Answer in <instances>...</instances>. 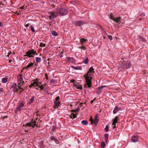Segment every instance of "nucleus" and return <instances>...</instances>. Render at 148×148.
Listing matches in <instances>:
<instances>
[{
	"mask_svg": "<svg viewBox=\"0 0 148 148\" xmlns=\"http://www.w3.org/2000/svg\"><path fill=\"white\" fill-rule=\"evenodd\" d=\"M75 81L73 79H72L70 80V82H73V85H74L75 84H75Z\"/></svg>",
	"mask_w": 148,
	"mask_h": 148,
	"instance_id": "nucleus-44",
	"label": "nucleus"
},
{
	"mask_svg": "<svg viewBox=\"0 0 148 148\" xmlns=\"http://www.w3.org/2000/svg\"><path fill=\"white\" fill-rule=\"evenodd\" d=\"M131 64L130 62L123 61V63L121 64V67L122 69H128L130 67Z\"/></svg>",
	"mask_w": 148,
	"mask_h": 148,
	"instance_id": "nucleus-3",
	"label": "nucleus"
},
{
	"mask_svg": "<svg viewBox=\"0 0 148 148\" xmlns=\"http://www.w3.org/2000/svg\"><path fill=\"white\" fill-rule=\"evenodd\" d=\"M74 1L76 3H78V1L77 0H74Z\"/></svg>",
	"mask_w": 148,
	"mask_h": 148,
	"instance_id": "nucleus-58",
	"label": "nucleus"
},
{
	"mask_svg": "<svg viewBox=\"0 0 148 148\" xmlns=\"http://www.w3.org/2000/svg\"><path fill=\"white\" fill-rule=\"evenodd\" d=\"M55 81L53 79H51L50 81V83L51 84H53L55 83Z\"/></svg>",
	"mask_w": 148,
	"mask_h": 148,
	"instance_id": "nucleus-41",
	"label": "nucleus"
},
{
	"mask_svg": "<svg viewBox=\"0 0 148 148\" xmlns=\"http://www.w3.org/2000/svg\"><path fill=\"white\" fill-rule=\"evenodd\" d=\"M63 54V52H61L60 53V58H62V55Z\"/></svg>",
	"mask_w": 148,
	"mask_h": 148,
	"instance_id": "nucleus-50",
	"label": "nucleus"
},
{
	"mask_svg": "<svg viewBox=\"0 0 148 148\" xmlns=\"http://www.w3.org/2000/svg\"><path fill=\"white\" fill-rule=\"evenodd\" d=\"M45 78L47 80H48L49 77L48 76V74L47 73H45Z\"/></svg>",
	"mask_w": 148,
	"mask_h": 148,
	"instance_id": "nucleus-47",
	"label": "nucleus"
},
{
	"mask_svg": "<svg viewBox=\"0 0 148 148\" xmlns=\"http://www.w3.org/2000/svg\"><path fill=\"white\" fill-rule=\"evenodd\" d=\"M17 87V84L16 83L13 84L11 86V88H14Z\"/></svg>",
	"mask_w": 148,
	"mask_h": 148,
	"instance_id": "nucleus-30",
	"label": "nucleus"
},
{
	"mask_svg": "<svg viewBox=\"0 0 148 148\" xmlns=\"http://www.w3.org/2000/svg\"><path fill=\"white\" fill-rule=\"evenodd\" d=\"M55 129V127H53L52 130L53 131Z\"/></svg>",
	"mask_w": 148,
	"mask_h": 148,
	"instance_id": "nucleus-62",
	"label": "nucleus"
},
{
	"mask_svg": "<svg viewBox=\"0 0 148 148\" xmlns=\"http://www.w3.org/2000/svg\"><path fill=\"white\" fill-rule=\"evenodd\" d=\"M80 107H79V109H81V110H82L84 108V107L86 106V103L84 102V103H80Z\"/></svg>",
	"mask_w": 148,
	"mask_h": 148,
	"instance_id": "nucleus-14",
	"label": "nucleus"
},
{
	"mask_svg": "<svg viewBox=\"0 0 148 148\" xmlns=\"http://www.w3.org/2000/svg\"><path fill=\"white\" fill-rule=\"evenodd\" d=\"M58 13L62 16L65 15L67 14V11L64 8H60L59 10Z\"/></svg>",
	"mask_w": 148,
	"mask_h": 148,
	"instance_id": "nucleus-7",
	"label": "nucleus"
},
{
	"mask_svg": "<svg viewBox=\"0 0 148 148\" xmlns=\"http://www.w3.org/2000/svg\"><path fill=\"white\" fill-rule=\"evenodd\" d=\"M56 139H57L53 136H52L51 138V140H54L55 141Z\"/></svg>",
	"mask_w": 148,
	"mask_h": 148,
	"instance_id": "nucleus-46",
	"label": "nucleus"
},
{
	"mask_svg": "<svg viewBox=\"0 0 148 148\" xmlns=\"http://www.w3.org/2000/svg\"><path fill=\"white\" fill-rule=\"evenodd\" d=\"M68 60L72 62H75V60L73 58H71L70 57H68Z\"/></svg>",
	"mask_w": 148,
	"mask_h": 148,
	"instance_id": "nucleus-18",
	"label": "nucleus"
},
{
	"mask_svg": "<svg viewBox=\"0 0 148 148\" xmlns=\"http://www.w3.org/2000/svg\"><path fill=\"white\" fill-rule=\"evenodd\" d=\"M121 18V17H116L115 18H114V21L117 23H121V21H120Z\"/></svg>",
	"mask_w": 148,
	"mask_h": 148,
	"instance_id": "nucleus-16",
	"label": "nucleus"
},
{
	"mask_svg": "<svg viewBox=\"0 0 148 148\" xmlns=\"http://www.w3.org/2000/svg\"><path fill=\"white\" fill-rule=\"evenodd\" d=\"M34 63L30 62L27 66V68H29L30 67H32L34 65Z\"/></svg>",
	"mask_w": 148,
	"mask_h": 148,
	"instance_id": "nucleus-29",
	"label": "nucleus"
},
{
	"mask_svg": "<svg viewBox=\"0 0 148 148\" xmlns=\"http://www.w3.org/2000/svg\"><path fill=\"white\" fill-rule=\"evenodd\" d=\"M34 98H35L34 96H33L32 97V98L31 99H29L30 101L29 103V104H30L31 103H32V102H33L34 101Z\"/></svg>",
	"mask_w": 148,
	"mask_h": 148,
	"instance_id": "nucleus-19",
	"label": "nucleus"
},
{
	"mask_svg": "<svg viewBox=\"0 0 148 148\" xmlns=\"http://www.w3.org/2000/svg\"><path fill=\"white\" fill-rule=\"evenodd\" d=\"M139 38L143 42H146V40L143 37H141V36H139Z\"/></svg>",
	"mask_w": 148,
	"mask_h": 148,
	"instance_id": "nucleus-31",
	"label": "nucleus"
},
{
	"mask_svg": "<svg viewBox=\"0 0 148 148\" xmlns=\"http://www.w3.org/2000/svg\"><path fill=\"white\" fill-rule=\"evenodd\" d=\"M106 87V86H100L99 87V88L100 90H101V89H102L103 88Z\"/></svg>",
	"mask_w": 148,
	"mask_h": 148,
	"instance_id": "nucleus-43",
	"label": "nucleus"
},
{
	"mask_svg": "<svg viewBox=\"0 0 148 148\" xmlns=\"http://www.w3.org/2000/svg\"><path fill=\"white\" fill-rule=\"evenodd\" d=\"M101 91L98 88L96 91V92L97 94H99L101 93Z\"/></svg>",
	"mask_w": 148,
	"mask_h": 148,
	"instance_id": "nucleus-26",
	"label": "nucleus"
},
{
	"mask_svg": "<svg viewBox=\"0 0 148 148\" xmlns=\"http://www.w3.org/2000/svg\"><path fill=\"white\" fill-rule=\"evenodd\" d=\"M46 44H45L43 43H41L40 45V47H44L45 46Z\"/></svg>",
	"mask_w": 148,
	"mask_h": 148,
	"instance_id": "nucleus-36",
	"label": "nucleus"
},
{
	"mask_svg": "<svg viewBox=\"0 0 148 148\" xmlns=\"http://www.w3.org/2000/svg\"><path fill=\"white\" fill-rule=\"evenodd\" d=\"M74 23L75 26L80 27L82 25H84L85 24V23L83 21L80 20L75 22Z\"/></svg>",
	"mask_w": 148,
	"mask_h": 148,
	"instance_id": "nucleus-9",
	"label": "nucleus"
},
{
	"mask_svg": "<svg viewBox=\"0 0 148 148\" xmlns=\"http://www.w3.org/2000/svg\"><path fill=\"white\" fill-rule=\"evenodd\" d=\"M121 110L120 108L118 106H116L113 111H119Z\"/></svg>",
	"mask_w": 148,
	"mask_h": 148,
	"instance_id": "nucleus-24",
	"label": "nucleus"
},
{
	"mask_svg": "<svg viewBox=\"0 0 148 148\" xmlns=\"http://www.w3.org/2000/svg\"><path fill=\"white\" fill-rule=\"evenodd\" d=\"M81 123L82 124L85 125H87L88 124V122L86 120L82 121Z\"/></svg>",
	"mask_w": 148,
	"mask_h": 148,
	"instance_id": "nucleus-21",
	"label": "nucleus"
},
{
	"mask_svg": "<svg viewBox=\"0 0 148 148\" xmlns=\"http://www.w3.org/2000/svg\"><path fill=\"white\" fill-rule=\"evenodd\" d=\"M19 76V77L18 79V80L21 82L23 80V75H22L20 74Z\"/></svg>",
	"mask_w": 148,
	"mask_h": 148,
	"instance_id": "nucleus-22",
	"label": "nucleus"
},
{
	"mask_svg": "<svg viewBox=\"0 0 148 148\" xmlns=\"http://www.w3.org/2000/svg\"><path fill=\"white\" fill-rule=\"evenodd\" d=\"M104 136L105 138H108V135L107 134H104Z\"/></svg>",
	"mask_w": 148,
	"mask_h": 148,
	"instance_id": "nucleus-51",
	"label": "nucleus"
},
{
	"mask_svg": "<svg viewBox=\"0 0 148 148\" xmlns=\"http://www.w3.org/2000/svg\"><path fill=\"white\" fill-rule=\"evenodd\" d=\"M25 125L26 126L32 127V128H34L35 125L38 127V125L36 124V120L33 119L30 122L26 123Z\"/></svg>",
	"mask_w": 148,
	"mask_h": 148,
	"instance_id": "nucleus-5",
	"label": "nucleus"
},
{
	"mask_svg": "<svg viewBox=\"0 0 148 148\" xmlns=\"http://www.w3.org/2000/svg\"><path fill=\"white\" fill-rule=\"evenodd\" d=\"M55 142L57 144H59V141L57 139L55 141Z\"/></svg>",
	"mask_w": 148,
	"mask_h": 148,
	"instance_id": "nucleus-53",
	"label": "nucleus"
},
{
	"mask_svg": "<svg viewBox=\"0 0 148 148\" xmlns=\"http://www.w3.org/2000/svg\"><path fill=\"white\" fill-rule=\"evenodd\" d=\"M36 62H40L41 60V58H40L37 57L36 59Z\"/></svg>",
	"mask_w": 148,
	"mask_h": 148,
	"instance_id": "nucleus-28",
	"label": "nucleus"
},
{
	"mask_svg": "<svg viewBox=\"0 0 148 148\" xmlns=\"http://www.w3.org/2000/svg\"><path fill=\"white\" fill-rule=\"evenodd\" d=\"M8 78L6 77L3 78L2 79V81L3 83H5L8 81Z\"/></svg>",
	"mask_w": 148,
	"mask_h": 148,
	"instance_id": "nucleus-20",
	"label": "nucleus"
},
{
	"mask_svg": "<svg viewBox=\"0 0 148 148\" xmlns=\"http://www.w3.org/2000/svg\"><path fill=\"white\" fill-rule=\"evenodd\" d=\"M25 125L26 126L32 127V128H34L35 125L38 127V125L36 124V120L33 119L30 122L26 123Z\"/></svg>",
	"mask_w": 148,
	"mask_h": 148,
	"instance_id": "nucleus-4",
	"label": "nucleus"
},
{
	"mask_svg": "<svg viewBox=\"0 0 148 148\" xmlns=\"http://www.w3.org/2000/svg\"><path fill=\"white\" fill-rule=\"evenodd\" d=\"M73 86L75 87V88L77 89H80L81 90L82 89V88L81 85H79L77 82L75 84L73 85Z\"/></svg>",
	"mask_w": 148,
	"mask_h": 148,
	"instance_id": "nucleus-12",
	"label": "nucleus"
},
{
	"mask_svg": "<svg viewBox=\"0 0 148 148\" xmlns=\"http://www.w3.org/2000/svg\"><path fill=\"white\" fill-rule=\"evenodd\" d=\"M0 91L1 92H3V89L2 88H0Z\"/></svg>",
	"mask_w": 148,
	"mask_h": 148,
	"instance_id": "nucleus-55",
	"label": "nucleus"
},
{
	"mask_svg": "<svg viewBox=\"0 0 148 148\" xmlns=\"http://www.w3.org/2000/svg\"><path fill=\"white\" fill-rule=\"evenodd\" d=\"M118 119V117L117 116H115V118L113 120L112 125H115V124L117 123Z\"/></svg>",
	"mask_w": 148,
	"mask_h": 148,
	"instance_id": "nucleus-17",
	"label": "nucleus"
},
{
	"mask_svg": "<svg viewBox=\"0 0 148 148\" xmlns=\"http://www.w3.org/2000/svg\"><path fill=\"white\" fill-rule=\"evenodd\" d=\"M57 13L56 12H55V13H51L52 15H53L52 16V18H56V17L57 15Z\"/></svg>",
	"mask_w": 148,
	"mask_h": 148,
	"instance_id": "nucleus-27",
	"label": "nucleus"
},
{
	"mask_svg": "<svg viewBox=\"0 0 148 148\" xmlns=\"http://www.w3.org/2000/svg\"><path fill=\"white\" fill-rule=\"evenodd\" d=\"M137 136L136 135L133 136L132 138V141L133 142H136L137 140Z\"/></svg>",
	"mask_w": 148,
	"mask_h": 148,
	"instance_id": "nucleus-15",
	"label": "nucleus"
},
{
	"mask_svg": "<svg viewBox=\"0 0 148 148\" xmlns=\"http://www.w3.org/2000/svg\"><path fill=\"white\" fill-rule=\"evenodd\" d=\"M87 41V39H85L84 38H82L80 39V42L81 44H83V42H86Z\"/></svg>",
	"mask_w": 148,
	"mask_h": 148,
	"instance_id": "nucleus-23",
	"label": "nucleus"
},
{
	"mask_svg": "<svg viewBox=\"0 0 148 148\" xmlns=\"http://www.w3.org/2000/svg\"><path fill=\"white\" fill-rule=\"evenodd\" d=\"M114 125V126L113 127V129H114L116 127V124H115V125Z\"/></svg>",
	"mask_w": 148,
	"mask_h": 148,
	"instance_id": "nucleus-56",
	"label": "nucleus"
},
{
	"mask_svg": "<svg viewBox=\"0 0 148 148\" xmlns=\"http://www.w3.org/2000/svg\"><path fill=\"white\" fill-rule=\"evenodd\" d=\"M32 81H33V82L31 83V85L29 86V87L30 88H31L33 86H37L39 85L38 79V78L36 79H35L33 80Z\"/></svg>",
	"mask_w": 148,
	"mask_h": 148,
	"instance_id": "nucleus-8",
	"label": "nucleus"
},
{
	"mask_svg": "<svg viewBox=\"0 0 148 148\" xmlns=\"http://www.w3.org/2000/svg\"><path fill=\"white\" fill-rule=\"evenodd\" d=\"M17 87H18V89L19 90H20V89H22V88H21V87H20V86H17Z\"/></svg>",
	"mask_w": 148,
	"mask_h": 148,
	"instance_id": "nucleus-63",
	"label": "nucleus"
},
{
	"mask_svg": "<svg viewBox=\"0 0 148 148\" xmlns=\"http://www.w3.org/2000/svg\"><path fill=\"white\" fill-rule=\"evenodd\" d=\"M70 111H78V110L77 109H76L75 110H70Z\"/></svg>",
	"mask_w": 148,
	"mask_h": 148,
	"instance_id": "nucleus-59",
	"label": "nucleus"
},
{
	"mask_svg": "<svg viewBox=\"0 0 148 148\" xmlns=\"http://www.w3.org/2000/svg\"><path fill=\"white\" fill-rule=\"evenodd\" d=\"M108 37L111 40H112V36L111 35H108Z\"/></svg>",
	"mask_w": 148,
	"mask_h": 148,
	"instance_id": "nucleus-45",
	"label": "nucleus"
},
{
	"mask_svg": "<svg viewBox=\"0 0 148 148\" xmlns=\"http://www.w3.org/2000/svg\"><path fill=\"white\" fill-rule=\"evenodd\" d=\"M52 35L55 36H57L58 35L57 33L55 31H53L52 32Z\"/></svg>",
	"mask_w": 148,
	"mask_h": 148,
	"instance_id": "nucleus-25",
	"label": "nucleus"
},
{
	"mask_svg": "<svg viewBox=\"0 0 148 148\" xmlns=\"http://www.w3.org/2000/svg\"><path fill=\"white\" fill-rule=\"evenodd\" d=\"M29 25V23H27L26 25H25V26H26V27H27Z\"/></svg>",
	"mask_w": 148,
	"mask_h": 148,
	"instance_id": "nucleus-60",
	"label": "nucleus"
},
{
	"mask_svg": "<svg viewBox=\"0 0 148 148\" xmlns=\"http://www.w3.org/2000/svg\"><path fill=\"white\" fill-rule=\"evenodd\" d=\"M3 26V23H2L0 22V26Z\"/></svg>",
	"mask_w": 148,
	"mask_h": 148,
	"instance_id": "nucleus-61",
	"label": "nucleus"
},
{
	"mask_svg": "<svg viewBox=\"0 0 148 148\" xmlns=\"http://www.w3.org/2000/svg\"><path fill=\"white\" fill-rule=\"evenodd\" d=\"M72 67L73 68V69H75V70H78V69H79V67H78V66L74 67V66H73Z\"/></svg>",
	"mask_w": 148,
	"mask_h": 148,
	"instance_id": "nucleus-48",
	"label": "nucleus"
},
{
	"mask_svg": "<svg viewBox=\"0 0 148 148\" xmlns=\"http://www.w3.org/2000/svg\"><path fill=\"white\" fill-rule=\"evenodd\" d=\"M13 91L14 92H17H17L18 91V89L16 87L15 88H13Z\"/></svg>",
	"mask_w": 148,
	"mask_h": 148,
	"instance_id": "nucleus-38",
	"label": "nucleus"
},
{
	"mask_svg": "<svg viewBox=\"0 0 148 148\" xmlns=\"http://www.w3.org/2000/svg\"><path fill=\"white\" fill-rule=\"evenodd\" d=\"M26 54L24 55V56H27L29 58H31L32 57H33L34 56L33 55L36 54V55H38V53H36V51H34V49H31L28 50L27 51L26 53Z\"/></svg>",
	"mask_w": 148,
	"mask_h": 148,
	"instance_id": "nucleus-2",
	"label": "nucleus"
},
{
	"mask_svg": "<svg viewBox=\"0 0 148 148\" xmlns=\"http://www.w3.org/2000/svg\"><path fill=\"white\" fill-rule=\"evenodd\" d=\"M110 18L111 19L113 20H114V18L113 17V15L112 13H111L110 15Z\"/></svg>",
	"mask_w": 148,
	"mask_h": 148,
	"instance_id": "nucleus-34",
	"label": "nucleus"
},
{
	"mask_svg": "<svg viewBox=\"0 0 148 148\" xmlns=\"http://www.w3.org/2000/svg\"><path fill=\"white\" fill-rule=\"evenodd\" d=\"M99 26L100 27V28L101 30L103 31V32H104L105 33H106V31L104 30V29H103L101 26L100 25H99Z\"/></svg>",
	"mask_w": 148,
	"mask_h": 148,
	"instance_id": "nucleus-39",
	"label": "nucleus"
},
{
	"mask_svg": "<svg viewBox=\"0 0 148 148\" xmlns=\"http://www.w3.org/2000/svg\"><path fill=\"white\" fill-rule=\"evenodd\" d=\"M25 8V7L24 6V5L23 6L21 7L20 9H24Z\"/></svg>",
	"mask_w": 148,
	"mask_h": 148,
	"instance_id": "nucleus-57",
	"label": "nucleus"
},
{
	"mask_svg": "<svg viewBox=\"0 0 148 148\" xmlns=\"http://www.w3.org/2000/svg\"><path fill=\"white\" fill-rule=\"evenodd\" d=\"M31 29L32 32H35V30L34 29V27L32 25H31Z\"/></svg>",
	"mask_w": 148,
	"mask_h": 148,
	"instance_id": "nucleus-35",
	"label": "nucleus"
},
{
	"mask_svg": "<svg viewBox=\"0 0 148 148\" xmlns=\"http://www.w3.org/2000/svg\"><path fill=\"white\" fill-rule=\"evenodd\" d=\"M142 72L141 73L143 74H146V73H145V71L144 70H142Z\"/></svg>",
	"mask_w": 148,
	"mask_h": 148,
	"instance_id": "nucleus-52",
	"label": "nucleus"
},
{
	"mask_svg": "<svg viewBox=\"0 0 148 148\" xmlns=\"http://www.w3.org/2000/svg\"><path fill=\"white\" fill-rule=\"evenodd\" d=\"M60 97L59 96L56 97L55 99L54 103L55 104V106H54V108H58V106L60 105V102L59 101Z\"/></svg>",
	"mask_w": 148,
	"mask_h": 148,
	"instance_id": "nucleus-6",
	"label": "nucleus"
},
{
	"mask_svg": "<svg viewBox=\"0 0 148 148\" xmlns=\"http://www.w3.org/2000/svg\"><path fill=\"white\" fill-rule=\"evenodd\" d=\"M109 130V127L107 125L106 126V127L105 128V130L106 131V132H107Z\"/></svg>",
	"mask_w": 148,
	"mask_h": 148,
	"instance_id": "nucleus-40",
	"label": "nucleus"
},
{
	"mask_svg": "<svg viewBox=\"0 0 148 148\" xmlns=\"http://www.w3.org/2000/svg\"><path fill=\"white\" fill-rule=\"evenodd\" d=\"M101 145L102 147H104L105 146V143L103 142H101Z\"/></svg>",
	"mask_w": 148,
	"mask_h": 148,
	"instance_id": "nucleus-37",
	"label": "nucleus"
},
{
	"mask_svg": "<svg viewBox=\"0 0 148 148\" xmlns=\"http://www.w3.org/2000/svg\"><path fill=\"white\" fill-rule=\"evenodd\" d=\"M84 62L85 64H87L88 62V58H86L85 60L84 61Z\"/></svg>",
	"mask_w": 148,
	"mask_h": 148,
	"instance_id": "nucleus-33",
	"label": "nucleus"
},
{
	"mask_svg": "<svg viewBox=\"0 0 148 148\" xmlns=\"http://www.w3.org/2000/svg\"><path fill=\"white\" fill-rule=\"evenodd\" d=\"M75 112V113H72L71 114V115L70 116V117L71 119H74L77 117V116L78 114V113H76L77 112Z\"/></svg>",
	"mask_w": 148,
	"mask_h": 148,
	"instance_id": "nucleus-11",
	"label": "nucleus"
},
{
	"mask_svg": "<svg viewBox=\"0 0 148 148\" xmlns=\"http://www.w3.org/2000/svg\"><path fill=\"white\" fill-rule=\"evenodd\" d=\"M140 15L141 16L143 17L145 16V14L144 13H141L140 14Z\"/></svg>",
	"mask_w": 148,
	"mask_h": 148,
	"instance_id": "nucleus-49",
	"label": "nucleus"
},
{
	"mask_svg": "<svg viewBox=\"0 0 148 148\" xmlns=\"http://www.w3.org/2000/svg\"><path fill=\"white\" fill-rule=\"evenodd\" d=\"M95 72L94 69L93 67H92L90 68L89 71H88L87 73L84 75V77L85 80L86 84H85L84 85V87L86 88V85H87L88 87L89 88L91 87V80L92 79V77H89L90 76V75L89 74V73H94Z\"/></svg>",
	"mask_w": 148,
	"mask_h": 148,
	"instance_id": "nucleus-1",
	"label": "nucleus"
},
{
	"mask_svg": "<svg viewBox=\"0 0 148 148\" xmlns=\"http://www.w3.org/2000/svg\"><path fill=\"white\" fill-rule=\"evenodd\" d=\"M24 105V104L23 103H21L19 104L17 106L16 109L19 110H21V108L23 107Z\"/></svg>",
	"mask_w": 148,
	"mask_h": 148,
	"instance_id": "nucleus-13",
	"label": "nucleus"
},
{
	"mask_svg": "<svg viewBox=\"0 0 148 148\" xmlns=\"http://www.w3.org/2000/svg\"><path fill=\"white\" fill-rule=\"evenodd\" d=\"M38 87L41 90H42L44 88V85H42L41 86H40L39 84V85L38 86Z\"/></svg>",
	"mask_w": 148,
	"mask_h": 148,
	"instance_id": "nucleus-32",
	"label": "nucleus"
},
{
	"mask_svg": "<svg viewBox=\"0 0 148 148\" xmlns=\"http://www.w3.org/2000/svg\"><path fill=\"white\" fill-rule=\"evenodd\" d=\"M99 115L97 114L95 116L94 120V124L95 125H96L98 123L99 119Z\"/></svg>",
	"mask_w": 148,
	"mask_h": 148,
	"instance_id": "nucleus-10",
	"label": "nucleus"
},
{
	"mask_svg": "<svg viewBox=\"0 0 148 148\" xmlns=\"http://www.w3.org/2000/svg\"><path fill=\"white\" fill-rule=\"evenodd\" d=\"M79 48L82 49H83L84 50H85L86 49V48L84 46H82L79 47Z\"/></svg>",
	"mask_w": 148,
	"mask_h": 148,
	"instance_id": "nucleus-42",
	"label": "nucleus"
},
{
	"mask_svg": "<svg viewBox=\"0 0 148 148\" xmlns=\"http://www.w3.org/2000/svg\"><path fill=\"white\" fill-rule=\"evenodd\" d=\"M52 16H53V15H52L51 14V16H49V18H50V19H53V18H52Z\"/></svg>",
	"mask_w": 148,
	"mask_h": 148,
	"instance_id": "nucleus-54",
	"label": "nucleus"
},
{
	"mask_svg": "<svg viewBox=\"0 0 148 148\" xmlns=\"http://www.w3.org/2000/svg\"><path fill=\"white\" fill-rule=\"evenodd\" d=\"M94 123L93 122V120H92V121H91V124H92Z\"/></svg>",
	"mask_w": 148,
	"mask_h": 148,
	"instance_id": "nucleus-64",
	"label": "nucleus"
}]
</instances>
